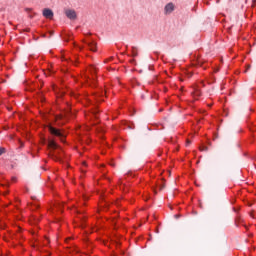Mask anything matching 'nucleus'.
Masks as SVG:
<instances>
[{
	"instance_id": "1",
	"label": "nucleus",
	"mask_w": 256,
	"mask_h": 256,
	"mask_svg": "<svg viewBox=\"0 0 256 256\" xmlns=\"http://www.w3.org/2000/svg\"><path fill=\"white\" fill-rule=\"evenodd\" d=\"M48 147H49V149H52V151L50 152V157L53 158L54 161H59L60 152L56 151V149H59V146L57 145V143L53 140H50L48 142Z\"/></svg>"
},
{
	"instance_id": "2",
	"label": "nucleus",
	"mask_w": 256,
	"mask_h": 256,
	"mask_svg": "<svg viewBox=\"0 0 256 256\" xmlns=\"http://www.w3.org/2000/svg\"><path fill=\"white\" fill-rule=\"evenodd\" d=\"M174 11H175V4L170 2V3L165 5V7H164V14L171 15V13H173Z\"/></svg>"
},
{
	"instance_id": "3",
	"label": "nucleus",
	"mask_w": 256,
	"mask_h": 256,
	"mask_svg": "<svg viewBox=\"0 0 256 256\" xmlns=\"http://www.w3.org/2000/svg\"><path fill=\"white\" fill-rule=\"evenodd\" d=\"M65 15L68 19L72 21H75V19H77V12H75V10L67 9L65 10Z\"/></svg>"
},
{
	"instance_id": "4",
	"label": "nucleus",
	"mask_w": 256,
	"mask_h": 256,
	"mask_svg": "<svg viewBox=\"0 0 256 256\" xmlns=\"http://www.w3.org/2000/svg\"><path fill=\"white\" fill-rule=\"evenodd\" d=\"M43 17H45L46 19H53V10L49 9V8H45L42 12Z\"/></svg>"
},
{
	"instance_id": "5",
	"label": "nucleus",
	"mask_w": 256,
	"mask_h": 256,
	"mask_svg": "<svg viewBox=\"0 0 256 256\" xmlns=\"http://www.w3.org/2000/svg\"><path fill=\"white\" fill-rule=\"evenodd\" d=\"M51 135H55L56 137H63V135L61 134V132L59 130H57V128L53 127V126H49L48 127Z\"/></svg>"
},
{
	"instance_id": "6",
	"label": "nucleus",
	"mask_w": 256,
	"mask_h": 256,
	"mask_svg": "<svg viewBox=\"0 0 256 256\" xmlns=\"http://www.w3.org/2000/svg\"><path fill=\"white\" fill-rule=\"evenodd\" d=\"M86 45H88L90 51H97V43H95V42H87Z\"/></svg>"
},
{
	"instance_id": "7",
	"label": "nucleus",
	"mask_w": 256,
	"mask_h": 256,
	"mask_svg": "<svg viewBox=\"0 0 256 256\" xmlns=\"http://www.w3.org/2000/svg\"><path fill=\"white\" fill-rule=\"evenodd\" d=\"M194 96H195V97H201V91L196 90V91L194 92Z\"/></svg>"
},
{
	"instance_id": "8",
	"label": "nucleus",
	"mask_w": 256,
	"mask_h": 256,
	"mask_svg": "<svg viewBox=\"0 0 256 256\" xmlns=\"http://www.w3.org/2000/svg\"><path fill=\"white\" fill-rule=\"evenodd\" d=\"M200 151H209V148L207 146L200 147Z\"/></svg>"
},
{
	"instance_id": "9",
	"label": "nucleus",
	"mask_w": 256,
	"mask_h": 256,
	"mask_svg": "<svg viewBox=\"0 0 256 256\" xmlns=\"http://www.w3.org/2000/svg\"><path fill=\"white\" fill-rule=\"evenodd\" d=\"M128 129H135V125L127 124Z\"/></svg>"
},
{
	"instance_id": "10",
	"label": "nucleus",
	"mask_w": 256,
	"mask_h": 256,
	"mask_svg": "<svg viewBox=\"0 0 256 256\" xmlns=\"http://www.w3.org/2000/svg\"><path fill=\"white\" fill-rule=\"evenodd\" d=\"M90 71H91L92 73H95V71H97V68H95V67L92 66V67L90 68Z\"/></svg>"
},
{
	"instance_id": "11",
	"label": "nucleus",
	"mask_w": 256,
	"mask_h": 256,
	"mask_svg": "<svg viewBox=\"0 0 256 256\" xmlns=\"http://www.w3.org/2000/svg\"><path fill=\"white\" fill-rule=\"evenodd\" d=\"M3 153H5V148H0V156H2Z\"/></svg>"
},
{
	"instance_id": "12",
	"label": "nucleus",
	"mask_w": 256,
	"mask_h": 256,
	"mask_svg": "<svg viewBox=\"0 0 256 256\" xmlns=\"http://www.w3.org/2000/svg\"><path fill=\"white\" fill-rule=\"evenodd\" d=\"M25 11L29 12V11H33V10L31 8H26Z\"/></svg>"
},
{
	"instance_id": "13",
	"label": "nucleus",
	"mask_w": 256,
	"mask_h": 256,
	"mask_svg": "<svg viewBox=\"0 0 256 256\" xmlns=\"http://www.w3.org/2000/svg\"><path fill=\"white\" fill-rule=\"evenodd\" d=\"M162 189H165V184H163L161 187H160V190L162 191Z\"/></svg>"
},
{
	"instance_id": "14",
	"label": "nucleus",
	"mask_w": 256,
	"mask_h": 256,
	"mask_svg": "<svg viewBox=\"0 0 256 256\" xmlns=\"http://www.w3.org/2000/svg\"><path fill=\"white\" fill-rule=\"evenodd\" d=\"M32 199L35 200V199H37V197L36 196H32Z\"/></svg>"
},
{
	"instance_id": "15",
	"label": "nucleus",
	"mask_w": 256,
	"mask_h": 256,
	"mask_svg": "<svg viewBox=\"0 0 256 256\" xmlns=\"http://www.w3.org/2000/svg\"><path fill=\"white\" fill-rule=\"evenodd\" d=\"M187 144L190 145V144H191V141L188 140V141H187Z\"/></svg>"
},
{
	"instance_id": "16",
	"label": "nucleus",
	"mask_w": 256,
	"mask_h": 256,
	"mask_svg": "<svg viewBox=\"0 0 256 256\" xmlns=\"http://www.w3.org/2000/svg\"><path fill=\"white\" fill-rule=\"evenodd\" d=\"M217 3H219V0L217 1Z\"/></svg>"
}]
</instances>
